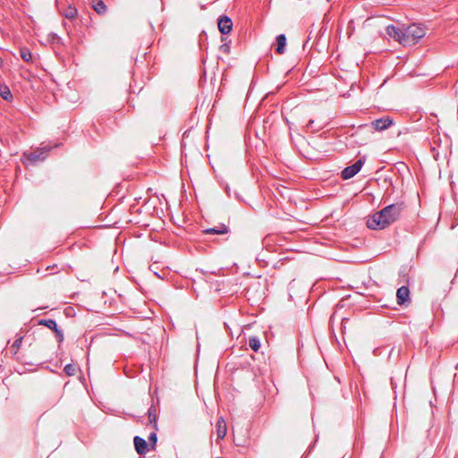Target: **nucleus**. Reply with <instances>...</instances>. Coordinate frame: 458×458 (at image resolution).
I'll use <instances>...</instances> for the list:
<instances>
[{
	"instance_id": "nucleus-9",
	"label": "nucleus",
	"mask_w": 458,
	"mask_h": 458,
	"mask_svg": "<svg viewBox=\"0 0 458 458\" xmlns=\"http://www.w3.org/2000/svg\"><path fill=\"white\" fill-rule=\"evenodd\" d=\"M386 34L394 38V40L398 41L400 44H401V40L403 38V28L401 29V28H398V27H395L394 25H388L386 28Z\"/></svg>"
},
{
	"instance_id": "nucleus-27",
	"label": "nucleus",
	"mask_w": 458,
	"mask_h": 458,
	"mask_svg": "<svg viewBox=\"0 0 458 458\" xmlns=\"http://www.w3.org/2000/svg\"><path fill=\"white\" fill-rule=\"evenodd\" d=\"M217 458H223V457H217Z\"/></svg>"
},
{
	"instance_id": "nucleus-2",
	"label": "nucleus",
	"mask_w": 458,
	"mask_h": 458,
	"mask_svg": "<svg viewBox=\"0 0 458 458\" xmlns=\"http://www.w3.org/2000/svg\"><path fill=\"white\" fill-rule=\"evenodd\" d=\"M426 34L425 29L418 24H411L403 28V38L401 44L403 47H411L418 43Z\"/></svg>"
},
{
	"instance_id": "nucleus-14",
	"label": "nucleus",
	"mask_w": 458,
	"mask_h": 458,
	"mask_svg": "<svg viewBox=\"0 0 458 458\" xmlns=\"http://www.w3.org/2000/svg\"><path fill=\"white\" fill-rule=\"evenodd\" d=\"M91 6L100 15L105 14L107 11V7L102 0H92Z\"/></svg>"
},
{
	"instance_id": "nucleus-8",
	"label": "nucleus",
	"mask_w": 458,
	"mask_h": 458,
	"mask_svg": "<svg viewBox=\"0 0 458 458\" xmlns=\"http://www.w3.org/2000/svg\"><path fill=\"white\" fill-rule=\"evenodd\" d=\"M218 29L224 35L230 33L233 29L232 20L226 15L221 16L218 20Z\"/></svg>"
},
{
	"instance_id": "nucleus-16",
	"label": "nucleus",
	"mask_w": 458,
	"mask_h": 458,
	"mask_svg": "<svg viewBox=\"0 0 458 458\" xmlns=\"http://www.w3.org/2000/svg\"><path fill=\"white\" fill-rule=\"evenodd\" d=\"M0 96L3 99L11 102L13 98L9 87L5 84H0Z\"/></svg>"
},
{
	"instance_id": "nucleus-6",
	"label": "nucleus",
	"mask_w": 458,
	"mask_h": 458,
	"mask_svg": "<svg viewBox=\"0 0 458 458\" xmlns=\"http://www.w3.org/2000/svg\"><path fill=\"white\" fill-rule=\"evenodd\" d=\"M133 444L137 454L140 455L146 454L151 449L148 442L139 436L134 437Z\"/></svg>"
},
{
	"instance_id": "nucleus-1",
	"label": "nucleus",
	"mask_w": 458,
	"mask_h": 458,
	"mask_svg": "<svg viewBox=\"0 0 458 458\" xmlns=\"http://www.w3.org/2000/svg\"><path fill=\"white\" fill-rule=\"evenodd\" d=\"M403 208V202H397L385 207L368 219V227L372 230H382L388 227L399 219Z\"/></svg>"
},
{
	"instance_id": "nucleus-19",
	"label": "nucleus",
	"mask_w": 458,
	"mask_h": 458,
	"mask_svg": "<svg viewBox=\"0 0 458 458\" xmlns=\"http://www.w3.org/2000/svg\"><path fill=\"white\" fill-rule=\"evenodd\" d=\"M22 339H23L22 335H17V338L15 339V341L13 342V344L11 346V352L13 355H16L18 353V351H19V349L21 347V344L22 343Z\"/></svg>"
},
{
	"instance_id": "nucleus-17",
	"label": "nucleus",
	"mask_w": 458,
	"mask_h": 458,
	"mask_svg": "<svg viewBox=\"0 0 458 458\" xmlns=\"http://www.w3.org/2000/svg\"><path fill=\"white\" fill-rule=\"evenodd\" d=\"M20 55L21 59L26 63H31L33 61L32 53L27 47H21L20 49Z\"/></svg>"
},
{
	"instance_id": "nucleus-25",
	"label": "nucleus",
	"mask_w": 458,
	"mask_h": 458,
	"mask_svg": "<svg viewBox=\"0 0 458 458\" xmlns=\"http://www.w3.org/2000/svg\"><path fill=\"white\" fill-rule=\"evenodd\" d=\"M314 120L313 119H310L308 123H307V128L309 129H313V126H314Z\"/></svg>"
},
{
	"instance_id": "nucleus-12",
	"label": "nucleus",
	"mask_w": 458,
	"mask_h": 458,
	"mask_svg": "<svg viewBox=\"0 0 458 458\" xmlns=\"http://www.w3.org/2000/svg\"><path fill=\"white\" fill-rule=\"evenodd\" d=\"M204 233L207 234H225L229 233V227L225 224H221L218 226L204 230Z\"/></svg>"
},
{
	"instance_id": "nucleus-22",
	"label": "nucleus",
	"mask_w": 458,
	"mask_h": 458,
	"mask_svg": "<svg viewBox=\"0 0 458 458\" xmlns=\"http://www.w3.org/2000/svg\"><path fill=\"white\" fill-rule=\"evenodd\" d=\"M149 446L152 450H155L157 442V436L156 432H152L149 434L148 437Z\"/></svg>"
},
{
	"instance_id": "nucleus-20",
	"label": "nucleus",
	"mask_w": 458,
	"mask_h": 458,
	"mask_svg": "<svg viewBox=\"0 0 458 458\" xmlns=\"http://www.w3.org/2000/svg\"><path fill=\"white\" fill-rule=\"evenodd\" d=\"M249 345L254 351L258 352L260 348V341L257 336H251L249 339Z\"/></svg>"
},
{
	"instance_id": "nucleus-11",
	"label": "nucleus",
	"mask_w": 458,
	"mask_h": 458,
	"mask_svg": "<svg viewBox=\"0 0 458 458\" xmlns=\"http://www.w3.org/2000/svg\"><path fill=\"white\" fill-rule=\"evenodd\" d=\"M216 431L217 436V440L223 439L227 432V428L225 420L221 417L217 420L216 424Z\"/></svg>"
},
{
	"instance_id": "nucleus-5",
	"label": "nucleus",
	"mask_w": 458,
	"mask_h": 458,
	"mask_svg": "<svg viewBox=\"0 0 458 458\" xmlns=\"http://www.w3.org/2000/svg\"><path fill=\"white\" fill-rule=\"evenodd\" d=\"M394 124V120L389 116L381 117L371 122V127L375 131H382Z\"/></svg>"
},
{
	"instance_id": "nucleus-15",
	"label": "nucleus",
	"mask_w": 458,
	"mask_h": 458,
	"mask_svg": "<svg viewBox=\"0 0 458 458\" xmlns=\"http://www.w3.org/2000/svg\"><path fill=\"white\" fill-rule=\"evenodd\" d=\"M148 420L153 424L155 429H157V411L155 405H151L148 411Z\"/></svg>"
},
{
	"instance_id": "nucleus-3",
	"label": "nucleus",
	"mask_w": 458,
	"mask_h": 458,
	"mask_svg": "<svg viewBox=\"0 0 458 458\" xmlns=\"http://www.w3.org/2000/svg\"><path fill=\"white\" fill-rule=\"evenodd\" d=\"M50 149L51 148L48 147L38 148L30 152H25L23 156L32 165H35L38 162L44 161L47 158V154Z\"/></svg>"
},
{
	"instance_id": "nucleus-4",
	"label": "nucleus",
	"mask_w": 458,
	"mask_h": 458,
	"mask_svg": "<svg viewBox=\"0 0 458 458\" xmlns=\"http://www.w3.org/2000/svg\"><path fill=\"white\" fill-rule=\"evenodd\" d=\"M365 160H366V157H362L359 158L353 165L345 167L341 172V177L344 180H348V179L352 178L354 175H356L360 171L361 167L363 166V165L365 163Z\"/></svg>"
},
{
	"instance_id": "nucleus-21",
	"label": "nucleus",
	"mask_w": 458,
	"mask_h": 458,
	"mask_svg": "<svg viewBox=\"0 0 458 458\" xmlns=\"http://www.w3.org/2000/svg\"><path fill=\"white\" fill-rule=\"evenodd\" d=\"M77 370V367L73 364L65 365L64 371L67 376H74Z\"/></svg>"
},
{
	"instance_id": "nucleus-10",
	"label": "nucleus",
	"mask_w": 458,
	"mask_h": 458,
	"mask_svg": "<svg viewBox=\"0 0 458 458\" xmlns=\"http://www.w3.org/2000/svg\"><path fill=\"white\" fill-rule=\"evenodd\" d=\"M59 13L70 21L74 20L78 15L77 8L72 4L66 5L64 10L59 8Z\"/></svg>"
},
{
	"instance_id": "nucleus-26",
	"label": "nucleus",
	"mask_w": 458,
	"mask_h": 458,
	"mask_svg": "<svg viewBox=\"0 0 458 458\" xmlns=\"http://www.w3.org/2000/svg\"><path fill=\"white\" fill-rule=\"evenodd\" d=\"M3 66V59L0 57V67Z\"/></svg>"
},
{
	"instance_id": "nucleus-24",
	"label": "nucleus",
	"mask_w": 458,
	"mask_h": 458,
	"mask_svg": "<svg viewBox=\"0 0 458 458\" xmlns=\"http://www.w3.org/2000/svg\"><path fill=\"white\" fill-rule=\"evenodd\" d=\"M225 40H226V38L223 37L222 41L224 43L220 46V51L225 54H229L230 53V46L227 42H225Z\"/></svg>"
},
{
	"instance_id": "nucleus-13",
	"label": "nucleus",
	"mask_w": 458,
	"mask_h": 458,
	"mask_svg": "<svg viewBox=\"0 0 458 458\" xmlns=\"http://www.w3.org/2000/svg\"><path fill=\"white\" fill-rule=\"evenodd\" d=\"M286 37L284 34H279L276 37V52L279 55H283L285 52Z\"/></svg>"
},
{
	"instance_id": "nucleus-23",
	"label": "nucleus",
	"mask_w": 458,
	"mask_h": 458,
	"mask_svg": "<svg viewBox=\"0 0 458 458\" xmlns=\"http://www.w3.org/2000/svg\"><path fill=\"white\" fill-rule=\"evenodd\" d=\"M54 332H55V339L58 342V344H62L64 340L63 331L57 327Z\"/></svg>"
},
{
	"instance_id": "nucleus-18",
	"label": "nucleus",
	"mask_w": 458,
	"mask_h": 458,
	"mask_svg": "<svg viewBox=\"0 0 458 458\" xmlns=\"http://www.w3.org/2000/svg\"><path fill=\"white\" fill-rule=\"evenodd\" d=\"M38 325L45 326L52 331H55L58 327L55 320L52 318L40 319L38 320Z\"/></svg>"
},
{
	"instance_id": "nucleus-7",
	"label": "nucleus",
	"mask_w": 458,
	"mask_h": 458,
	"mask_svg": "<svg viewBox=\"0 0 458 458\" xmlns=\"http://www.w3.org/2000/svg\"><path fill=\"white\" fill-rule=\"evenodd\" d=\"M396 301L401 306L410 302V290L407 286H401L396 292Z\"/></svg>"
}]
</instances>
